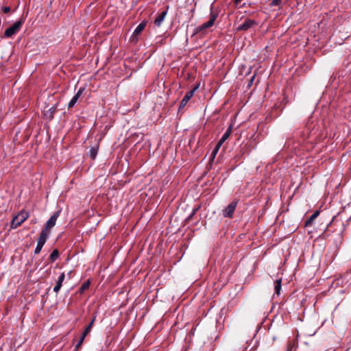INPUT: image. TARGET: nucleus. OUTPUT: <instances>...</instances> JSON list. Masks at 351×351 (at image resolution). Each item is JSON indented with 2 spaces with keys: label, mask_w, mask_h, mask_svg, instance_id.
Masks as SVG:
<instances>
[{
  "label": "nucleus",
  "mask_w": 351,
  "mask_h": 351,
  "mask_svg": "<svg viewBox=\"0 0 351 351\" xmlns=\"http://www.w3.org/2000/svg\"><path fill=\"white\" fill-rule=\"evenodd\" d=\"M237 202H232L223 210V215L226 217H231L237 206Z\"/></svg>",
  "instance_id": "0eeeda50"
},
{
  "label": "nucleus",
  "mask_w": 351,
  "mask_h": 351,
  "mask_svg": "<svg viewBox=\"0 0 351 351\" xmlns=\"http://www.w3.org/2000/svg\"><path fill=\"white\" fill-rule=\"evenodd\" d=\"M59 256V252L58 250H54L52 253L50 254L49 258L53 262L55 261Z\"/></svg>",
  "instance_id": "412c9836"
},
{
  "label": "nucleus",
  "mask_w": 351,
  "mask_h": 351,
  "mask_svg": "<svg viewBox=\"0 0 351 351\" xmlns=\"http://www.w3.org/2000/svg\"><path fill=\"white\" fill-rule=\"evenodd\" d=\"M196 88H194L193 90H191L189 92H187L186 93V95H184V97L182 98L181 102H180V108H182L184 106H185L186 105V104L188 103V101L190 100V99L193 97V94H194V92Z\"/></svg>",
  "instance_id": "6e6552de"
},
{
  "label": "nucleus",
  "mask_w": 351,
  "mask_h": 351,
  "mask_svg": "<svg viewBox=\"0 0 351 351\" xmlns=\"http://www.w3.org/2000/svg\"><path fill=\"white\" fill-rule=\"evenodd\" d=\"M55 112H56V108L51 107V108H49V110L45 111L44 114L46 117V118H47L49 119H52Z\"/></svg>",
  "instance_id": "4468645a"
},
{
  "label": "nucleus",
  "mask_w": 351,
  "mask_h": 351,
  "mask_svg": "<svg viewBox=\"0 0 351 351\" xmlns=\"http://www.w3.org/2000/svg\"><path fill=\"white\" fill-rule=\"evenodd\" d=\"M258 23L251 19H245L244 22L237 27V31H247L252 27L257 25Z\"/></svg>",
  "instance_id": "20e7f679"
},
{
  "label": "nucleus",
  "mask_w": 351,
  "mask_h": 351,
  "mask_svg": "<svg viewBox=\"0 0 351 351\" xmlns=\"http://www.w3.org/2000/svg\"><path fill=\"white\" fill-rule=\"evenodd\" d=\"M294 348H295V343H293V345L291 347L288 348L287 351H291V350L293 349Z\"/></svg>",
  "instance_id": "c85d7f7f"
},
{
  "label": "nucleus",
  "mask_w": 351,
  "mask_h": 351,
  "mask_svg": "<svg viewBox=\"0 0 351 351\" xmlns=\"http://www.w3.org/2000/svg\"><path fill=\"white\" fill-rule=\"evenodd\" d=\"M60 211L56 212L47 221L45 228L42 231H46V234L49 235L50 230L56 225Z\"/></svg>",
  "instance_id": "7ed1b4c3"
},
{
  "label": "nucleus",
  "mask_w": 351,
  "mask_h": 351,
  "mask_svg": "<svg viewBox=\"0 0 351 351\" xmlns=\"http://www.w3.org/2000/svg\"><path fill=\"white\" fill-rule=\"evenodd\" d=\"M197 209L198 208H195L193 210L192 213L189 216V217L187 218V220H190L193 217V216L196 213Z\"/></svg>",
  "instance_id": "bb28decb"
},
{
  "label": "nucleus",
  "mask_w": 351,
  "mask_h": 351,
  "mask_svg": "<svg viewBox=\"0 0 351 351\" xmlns=\"http://www.w3.org/2000/svg\"><path fill=\"white\" fill-rule=\"evenodd\" d=\"M167 11H162L160 13L158 14V15L156 16L154 21V24L159 27L161 25L162 23L164 21L165 18L167 15Z\"/></svg>",
  "instance_id": "9b49d317"
},
{
  "label": "nucleus",
  "mask_w": 351,
  "mask_h": 351,
  "mask_svg": "<svg viewBox=\"0 0 351 351\" xmlns=\"http://www.w3.org/2000/svg\"><path fill=\"white\" fill-rule=\"evenodd\" d=\"M86 337V335H84V334L82 332V335L80 337L78 342L75 345V349H79L80 346L83 343V341H84V340Z\"/></svg>",
  "instance_id": "5701e85b"
},
{
  "label": "nucleus",
  "mask_w": 351,
  "mask_h": 351,
  "mask_svg": "<svg viewBox=\"0 0 351 351\" xmlns=\"http://www.w3.org/2000/svg\"><path fill=\"white\" fill-rule=\"evenodd\" d=\"M36 223V219L32 221V223Z\"/></svg>",
  "instance_id": "c756f323"
},
{
  "label": "nucleus",
  "mask_w": 351,
  "mask_h": 351,
  "mask_svg": "<svg viewBox=\"0 0 351 351\" xmlns=\"http://www.w3.org/2000/svg\"><path fill=\"white\" fill-rule=\"evenodd\" d=\"M234 4L239 8H241L245 7L247 4L250 5V3H247L246 0H234Z\"/></svg>",
  "instance_id": "dca6fc26"
},
{
  "label": "nucleus",
  "mask_w": 351,
  "mask_h": 351,
  "mask_svg": "<svg viewBox=\"0 0 351 351\" xmlns=\"http://www.w3.org/2000/svg\"><path fill=\"white\" fill-rule=\"evenodd\" d=\"M216 18L217 15L213 13H211L208 21L204 23V26L206 27L207 28L212 27L215 23V21L216 20Z\"/></svg>",
  "instance_id": "f8f14e48"
},
{
  "label": "nucleus",
  "mask_w": 351,
  "mask_h": 351,
  "mask_svg": "<svg viewBox=\"0 0 351 351\" xmlns=\"http://www.w3.org/2000/svg\"><path fill=\"white\" fill-rule=\"evenodd\" d=\"M62 285V283H61L60 282H57L56 286L53 287V291L58 293L60 289H61Z\"/></svg>",
  "instance_id": "b1692460"
},
{
  "label": "nucleus",
  "mask_w": 351,
  "mask_h": 351,
  "mask_svg": "<svg viewBox=\"0 0 351 351\" xmlns=\"http://www.w3.org/2000/svg\"><path fill=\"white\" fill-rule=\"evenodd\" d=\"M64 278H65L64 273H62L60 274V276H59L57 282H60L61 283H62L63 281L64 280Z\"/></svg>",
  "instance_id": "a878e982"
},
{
  "label": "nucleus",
  "mask_w": 351,
  "mask_h": 351,
  "mask_svg": "<svg viewBox=\"0 0 351 351\" xmlns=\"http://www.w3.org/2000/svg\"><path fill=\"white\" fill-rule=\"evenodd\" d=\"M47 237H48V235L46 234V231H41V233H40V237L38 240L37 245L34 250V253L36 254H38L40 252L43 245H45V243L47 241Z\"/></svg>",
  "instance_id": "39448f33"
},
{
  "label": "nucleus",
  "mask_w": 351,
  "mask_h": 351,
  "mask_svg": "<svg viewBox=\"0 0 351 351\" xmlns=\"http://www.w3.org/2000/svg\"><path fill=\"white\" fill-rule=\"evenodd\" d=\"M83 90H84L83 88L79 89L77 93L73 97V98L71 99V101L69 103V108H73L75 106V104L77 101L78 99L82 94Z\"/></svg>",
  "instance_id": "9d476101"
},
{
  "label": "nucleus",
  "mask_w": 351,
  "mask_h": 351,
  "mask_svg": "<svg viewBox=\"0 0 351 351\" xmlns=\"http://www.w3.org/2000/svg\"><path fill=\"white\" fill-rule=\"evenodd\" d=\"M319 212L318 210L315 211L310 217L309 219L306 221V226L310 225L313 221L319 215Z\"/></svg>",
  "instance_id": "a211bd4d"
},
{
  "label": "nucleus",
  "mask_w": 351,
  "mask_h": 351,
  "mask_svg": "<svg viewBox=\"0 0 351 351\" xmlns=\"http://www.w3.org/2000/svg\"><path fill=\"white\" fill-rule=\"evenodd\" d=\"M208 29L206 27L204 26V23H203L202 25L197 27L195 29L194 34H204L206 32V29Z\"/></svg>",
  "instance_id": "2eb2a0df"
},
{
  "label": "nucleus",
  "mask_w": 351,
  "mask_h": 351,
  "mask_svg": "<svg viewBox=\"0 0 351 351\" xmlns=\"http://www.w3.org/2000/svg\"><path fill=\"white\" fill-rule=\"evenodd\" d=\"M232 133V126H229L225 133L223 134L222 137L218 141L217 145H218V147H221L223 143L230 137Z\"/></svg>",
  "instance_id": "1a4fd4ad"
},
{
  "label": "nucleus",
  "mask_w": 351,
  "mask_h": 351,
  "mask_svg": "<svg viewBox=\"0 0 351 351\" xmlns=\"http://www.w3.org/2000/svg\"><path fill=\"white\" fill-rule=\"evenodd\" d=\"M95 317H93V319L91 320V322L89 323V324L86 326L85 330H84L83 333L84 335H87L91 330L93 323L95 322Z\"/></svg>",
  "instance_id": "6ab92c4d"
},
{
  "label": "nucleus",
  "mask_w": 351,
  "mask_h": 351,
  "mask_svg": "<svg viewBox=\"0 0 351 351\" xmlns=\"http://www.w3.org/2000/svg\"><path fill=\"white\" fill-rule=\"evenodd\" d=\"M282 0H273L270 3L271 7L278 6L279 8V9L282 8Z\"/></svg>",
  "instance_id": "aec40b11"
},
{
  "label": "nucleus",
  "mask_w": 351,
  "mask_h": 351,
  "mask_svg": "<svg viewBox=\"0 0 351 351\" xmlns=\"http://www.w3.org/2000/svg\"><path fill=\"white\" fill-rule=\"evenodd\" d=\"M24 22H25V21L23 19H21L19 21L15 22L12 26H10V27L7 28L5 30L4 36L6 37V38H10L13 35H14L16 33H18L20 31V29H21L22 25H23Z\"/></svg>",
  "instance_id": "f257e3e1"
},
{
  "label": "nucleus",
  "mask_w": 351,
  "mask_h": 351,
  "mask_svg": "<svg viewBox=\"0 0 351 351\" xmlns=\"http://www.w3.org/2000/svg\"><path fill=\"white\" fill-rule=\"evenodd\" d=\"M146 25L147 21H143L136 27L130 38L132 42L136 43L138 40V36L144 30Z\"/></svg>",
  "instance_id": "423d86ee"
},
{
  "label": "nucleus",
  "mask_w": 351,
  "mask_h": 351,
  "mask_svg": "<svg viewBox=\"0 0 351 351\" xmlns=\"http://www.w3.org/2000/svg\"><path fill=\"white\" fill-rule=\"evenodd\" d=\"M220 147H218V145H216L215 149L212 151V153L210 156V160H213L219 151Z\"/></svg>",
  "instance_id": "4be33fe9"
},
{
  "label": "nucleus",
  "mask_w": 351,
  "mask_h": 351,
  "mask_svg": "<svg viewBox=\"0 0 351 351\" xmlns=\"http://www.w3.org/2000/svg\"><path fill=\"white\" fill-rule=\"evenodd\" d=\"M28 213L25 211H21L17 215H16L12 221L11 224L12 228H16L19 226L21 225L23 222H24L28 218Z\"/></svg>",
  "instance_id": "f03ea898"
},
{
  "label": "nucleus",
  "mask_w": 351,
  "mask_h": 351,
  "mask_svg": "<svg viewBox=\"0 0 351 351\" xmlns=\"http://www.w3.org/2000/svg\"><path fill=\"white\" fill-rule=\"evenodd\" d=\"M97 152H98V145L90 148V152H89V156L91 159L94 160L96 158Z\"/></svg>",
  "instance_id": "f3484780"
},
{
  "label": "nucleus",
  "mask_w": 351,
  "mask_h": 351,
  "mask_svg": "<svg viewBox=\"0 0 351 351\" xmlns=\"http://www.w3.org/2000/svg\"><path fill=\"white\" fill-rule=\"evenodd\" d=\"M274 294L279 295L281 290V279L276 280L274 282Z\"/></svg>",
  "instance_id": "ddd939ff"
},
{
  "label": "nucleus",
  "mask_w": 351,
  "mask_h": 351,
  "mask_svg": "<svg viewBox=\"0 0 351 351\" xmlns=\"http://www.w3.org/2000/svg\"><path fill=\"white\" fill-rule=\"evenodd\" d=\"M10 7L5 6V7L3 8V12L4 13H8V12H10Z\"/></svg>",
  "instance_id": "cd10ccee"
},
{
  "label": "nucleus",
  "mask_w": 351,
  "mask_h": 351,
  "mask_svg": "<svg viewBox=\"0 0 351 351\" xmlns=\"http://www.w3.org/2000/svg\"><path fill=\"white\" fill-rule=\"evenodd\" d=\"M89 287V282H86L85 283H84L81 287H80V291L82 293L84 292L86 289H87Z\"/></svg>",
  "instance_id": "393cba45"
}]
</instances>
